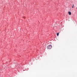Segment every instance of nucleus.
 <instances>
[{
  "instance_id": "f257e3e1",
  "label": "nucleus",
  "mask_w": 77,
  "mask_h": 77,
  "mask_svg": "<svg viewBox=\"0 0 77 77\" xmlns=\"http://www.w3.org/2000/svg\"><path fill=\"white\" fill-rule=\"evenodd\" d=\"M52 48V45H49L47 47V49H51Z\"/></svg>"
},
{
  "instance_id": "f03ea898",
  "label": "nucleus",
  "mask_w": 77,
  "mask_h": 77,
  "mask_svg": "<svg viewBox=\"0 0 77 77\" xmlns=\"http://www.w3.org/2000/svg\"><path fill=\"white\" fill-rule=\"evenodd\" d=\"M68 13L70 15H71V12L70 11L68 12Z\"/></svg>"
},
{
  "instance_id": "7ed1b4c3",
  "label": "nucleus",
  "mask_w": 77,
  "mask_h": 77,
  "mask_svg": "<svg viewBox=\"0 0 77 77\" xmlns=\"http://www.w3.org/2000/svg\"><path fill=\"white\" fill-rule=\"evenodd\" d=\"M74 5L73 4L72 5V8H74Z\"/></svg>"
},
{
  "instance_id": "20e7f679",
  "label": "nucleus",
  "mask_w": 77,
  "mask_h": 77,
  "mask_svg": "<svg viewBox=\"0 0 77 77\" xmlns=\"http://www.w3.org/2000/svg\"><path fill=\"white\" fill-rule=\"evenodd\" d=\"M57 36H59V33H57Z\"/></svg>"
},
{
  "instance_id": "39448f33",
  "label": "nucleus",
  "mask_w": 77,
  "mask_h": 77,
  "mask_svg": "<svg viewBox=\"0 0 77 77\" xmlns=\"http://www.w3.org/2000/svg\"><path fill=\"white\" fill-rule=\"evenodd\" d=\"M16 65H18V64H16Z\"/></svg>"
}]
</instances>
